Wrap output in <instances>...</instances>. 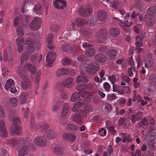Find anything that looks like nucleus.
Instances as JSON below:
<instances>
[{"instance_id": "1", "label": "nucleus", "mask_w": 156, "mask_h": 156, "mask_svg": "<svg viewBox=\"0 0 156 156\" xmlns=\"http://www.w3.org/2000/svg\"><path fill=\"white\" fill-rule=\"evenodd\" d=\"M77 59L79 62H84L86 66L82 65L80 68L81 69L83 68V70L85 71L89 75H92L96 73L99 70V66L98 65L94 62H88L87 61V57L84 55L78 56Z\"/></svg>"}, {"instance_id": "2", "label": "nucleus", "mask_w": 156, "mask_h": 156, "mask_svg": "<svg viewBox=\"0 0 156 156\" xmlns=\"http://www.w3.org/2000/svg\"><path fill=\"white\" fill-rule=\"evenodd\" d=\"M156 16V6L151 7L148 9V13L144 16V20L147 25L152 26L155 22Z\"/></svg>"}, {"instance_id": "3", "label": "nucleus", "mask_w": 156, "mask_h": 156, "mask_svg": "<svg viewBox=\"0 0 156 156\" xmlns=\"http://www.w3.org/2000/svg\"><path fill=\"white\" fill-rule=\"evenodd\" d=\"M24 70L29 71L32 73L36 75L35 80V82L36 84V87L38 88L39 87L38 84L41 80V71L40 70L37 71L36 69L35 66L30 63L27 64L24 66Z\"/></svg>"}, {"instance_id": "4", "label": "nucleus", "mask_w": 156, "mask_h": 156, "mask_svg": "<svg viewBox=\"0 0 156 156\" xmlns=\"http://www.w3.org/2000/svg\"><path fill=\"white\" fill-rule=\"evenodd\" d=\"M18 74L19 76L22 79H25L22 82V86L23 89L24 90L30 89L31 87V83L30 80L27 78V77L24 70H21L20 69H18Z\"/></svg>"}, {"instance_id": "5", "label": "nucleus", "mask_w": 156, "mask_h": 156, "mask_svg": "<svg viewBox=\"0 0 156 156\" xmlns=\"http://www.w3.org/2000/svg\"><path fill=\"white\" fill-rule=\"evenodd\" d=\"M20 122L19 118L17 117L15 118L13 120V124L14 127H12L10 130V132L12 136H14L16 134L19 136L22 132V128L19 125Z\"/></svg>"}, {"instance_id": "6", "label": "nucleus", "mask_w": 156, "mask_h": 156, "mask_svg": "<svg viewBox=\"0 0 156 156\" xmlns=\"http://www.w3.org/2000/svg\"><path fill=\"white\" fill-rule=\"evenodd\" d=\"M140 125L142 128L148 129L149 131H154L156 129L153 118L149 121L146 118H143L140 122Z\"/></svg>"}, {"instance_id": "7", "label": "nucleus", "mask_w": 156, "mask_h": 156, "mask_svg": "<svg viewBox=\"0 0 156 156\" xmlns=\"http://www.w3.org/2000/svg\"><path fill=\"white\" fill-rule=\"evenodd\" d=\"M49 127L48 124L44 122L40 126L41 130L42 131L45 130L46 135L49 139H54L56 136L57 133L54 130L48 129Z\"/></svg>"}, {"instance_id": "8", "label": "nucleus", "mask_w": 156, "mask_h": 156, "mask_svg": "<svg viewBox=\"0 0 156 156\" xmlns=\"http://www.w3.org/2000/svg\"><path fill=\"white\" fill-rule=\"evenodd\" d=\"M27 142L24 145L22 146H19L17 148V150L18 151V155L19 156H24L26 155L30 149H33L34 148V146L33 145H31L29 143H27Z\"/></svg>"}, {"instance_id": "9", "label": "nucleus", "mask_w": 156, "mask_h": 156, "mask_svg": "<svg viewBox=\"0 0 156 156\" xmlns=\"http://www.w3.org/2000/svg\"><path fill=\"white\" fill-rule=\"evenodd\" d=\"M93 12V8L89 5L82 6L78 9V12L80 15L82 17H85L90 15Z\"/></svg>"}, {"instance_id": "10", "label": "nucleus", "mask_w": 156, "mask_h": 156, "mask_svg": "<svg viewBox=\"0 0 156 156\" xmlns=\"http://www.w3.org/2000/svg\"><path fill=\"white\" fill-rule=\"evenodd\" d=\"M107 36V30L105 28L101 29L98 31L95 41L98 43H103L106 39Z\"/></svg>"}, {"instance_id": "11", "label": "nucleus", "mask_w": 156, "mask_h": 156, "mask_svg": "<svg viewBox=\"0 0 156 156\" xmlns=\"http://www.w3.org/2000/svg\"><path fill=\"white\" fill-rule=\"evenodd\" d=\"M34 143L37 146L44 147L47 144V139L43 136H37L34 138Z\"/></svg>"}, {"instance_id": "12", "label": "nucleus", "mask_w": 156, "mask_h": 156, "mask_svg": "<svg viewBox=\"0 0 156 156\" xmlns=\"http://www.w3.org/2000/svg\"><path fill=\"white\" fill-rule=\"evenodd\" d=\"M14 81L12 79L7 80L5 85V88L7 90H9L10 92L14 94H16L17 90L14 86Z\"/></svg>"}, {"instance_id": "13", "label": "nucleus", "mask_w": 156, "mask_h": 156, "mask_svg": "<svg viewBox=\"0 0 156 156\" xmlns=\"http://www.w3.org/2000/svg\"><path fill=\"white\" fill-rule=\"evenodd\" d=\"M144 33L143 32L142 34L140 35V34L137 35L136 38V42L135 44L136 47V50L138 52H140L142 51V48H140L143 45L142 39L144 38Z\"/></svg>"}, {"instance_id": "14", "label": "nucleus", "mask_w": 156, "mask_h": 156, "mask_svg": "<svg viewBox=\"0 0 156 156\" xmlns=\"http://www.w3.org/2000/svg\"><path fill=\"white\" fill-rule=\"evenodd\" d=\"M126 20L124 22H123L122 20L118 19L117 18H114L113 21L114 24H116L117 23L119 22L120 25L123 27L125 26L129 27L131 26L133 23V21L131 19H128Z\"/></svg>"}, {"instance_id": "15", "label": "nucleus", "mask_w": 156, "mask_h": 156, "mask_svg": "<svg viewBox=\"0 0 156 156\" xmlns=\"http://www.w3.org/2000/svg\"><path fill=\"white\" fill-rule=\"evenodd\" d=\"M153 55V54L151 53H150L145 56V66L146 68H151L153 66L154 62Z\"/></svg>"}, {"instance_id": "16", "label": "nucleus", "mask_w": 156, "mask_h": 156, "mask_svg": "<svg viewBox=\"0 0 156 156\" xmlns=\"http://www.w3.org/2000/svg\"><path fill=\"white\" fill-rule=\"evenodd\" d=\"M41 20L38 17H35L33 20L30 23V28L33 30H37L39 29L41 26Z\"/></svg>"}, {"instance_id": "17", "label": "nucleus", "mask_w": 156, "mask_h": 156, "mask_svg": "<svg viewBox=\"0 0 156 156\" xmlns=\"http://www.w3.org/2000/svg\"><path fill=\"white\" fill-rule=\"evenodd\" d=\"M56 56V54L55 52H49L48 53L46 58L47 66L50 67L51 66V64L55 61Z\"/></svg>"}, {"instance_id": "18", "label": "nucleus", "mask_w": 156, "mask_h": 156, "mask_svg": "<svg viewBox=\"0 0 156 156\" xmlns=\"http://www.w3.org/2000/svg\"><path fill=\"white\" fill-rule=\"evenodd\" d=\"M27 142V139L20 138L18 140L17 139L14 138L8 140L7 141L8 144L11 146H13L17 145L18 144H25Z\"/></svg>"}, {"instance_id": "19", "label": "nucleus", "mask_w": 156, "mask_h": 156, "mask_svg": "<svg viewBox=\"0 0 156 156\" xmlns=\"http://www.w3.org/2000/svg\"><path fill=\"white\" fill-rule=\"evenodd\" d=\"M0 134L2 137L5 138L7 136V132L5 123L3 120H0Z\"/></svg>"}, {"instance_id": "20", "label": "nucleus", "mask_w": 156, "mask_h": 156, "mask_svg": "<svg viewBox=\"0 0 156 156\" xmlns=\"http://www.w3.org/2000/svg\"><path fill=\"white\" fill-rule=\"evenodd\" d=\"M63 138L66 140L73 142L76 140V136L74 134L66 133L63 134Z\"/></svg>"}, {"instance_id": "21", "label": "nucleus", "mask_w": 156, "mask_h": 156, "mask_svg": "<svg viewBox=\"0 0 156 156\" xmlns=\"http://www.w3.org/2000/svg\"><path fill=\"white\" fill-rule=\"evenodd\" d=\"M66 2L64 0H56L53 2L54 6L57 9H62L66 6Z\"/></svg>"}, {"instance_id": "22", "label": "nucleus", "mask_w": 156, "mask_h": 156, "mask_svg": "<svg viewBox=\"0 0 156 156\" xmlns=\"http://www.w3.org/2000/svg\"><path fill=\"white\" fill-rule=\"evenodd\" d=\"M70 109L69 105L67 103H65L62 107V112L61 116L64 118L68 114Z\"/></svg>"}, {"instance_id": "23", "label": "nucleus", "mask_w": 156, "mask_h": 156, "mask_svg": "<svg viewBox=\"0 0 156 156\" xmlns=\"http://www.w3.org/2000/svg\"><path fill=\"white\" fill-rule=\"evenodd\" d=\"M117 54V51L116 50H110L107 52V58L109 60H112L116 57Z\"/></svg>"}, {"instance_id": "24", "label": "nucleus", "mask_w": 156, "mask_h": 156, "mask_svg": "<svg viewBox=\"0 0 156 156\" xmlns=\"http://www.w3.org/2000/svg\"><path fill=\"white\" fill-rule=\"evenodd\" d=\"M97 17L99 20L101 21H104L107 17V13L104 10H101L98 11Z\"/></svg>"}, {"instance_id": "25", "label": "nucleus", "mask_w": 156, "mask_h": 156, "mask_svg": "<svg viewBox=\"0 0 156 156\" xmlns=\"http://www.w3.org/2000/svg\"><path fill=\"white\" fill-rule=\"evenodd\" d=\"M92 86L93 85L91 83H89L88 84H78L76 86V89L78 90H82L86 89L91 90L92 88Z\"/></svg>"}, {"instance_id": "26", "label": "nucleus", "mask_w": 156, "mask_h": 156, "mask_svg": "<svg viewBox=\"0 0 156 156\" xmlns=\"http://www.w3.org/2000/svg\"><path fill=\"white\" fill-rule=\"evenodd\" d=\"M72 119L74 122L80 125L83 124V117L79 114H75L73 116Z\"/></svg>"}, {"instance_id": "27", "label": "nucleus", "mask_w": 156, "mask_h": 156, "mask_svg": "<svg viewBox=\"0 0 156 156\" xmlns=\"http://www.w3.org/2000/svg\"><path fill=\"white\" fill-rule=\"evenodd\" d=\"M139 14L140 13L134 10L131 15L130 13H127L124 18L125 19H131L133 21V19H136L139 16Z\"/></svg>"}, {"instance_id": "28", "label": "nucleus", "mask_w": 156, "mask_h": 156, "mask_svg": "<svg viewBox=\"0 0 156 156\" xmlns=\"http://www.w3.org/2000/svg\"><path fill=\"white\" fill-rule=\"evenodd\" d=\"M22 25L25 28H27L28 26L29 22L31 19V17L30 16L23 15L22 17Z\"/></svg>"}, {"instance_id": "29", "label": "nucleus", "mask_w": 156, "mask_h": 156, "mask_svg": "<svg viewBox=\"0 0 156 156\" xmlns=\"http://www.w3.org/2000/svg\"><path fill=\"white\" fill-rule=\"evenodd\" d=\"M73 81L72 78H68L62 82V84L65 87L69 88L73 86Z\"/></svg>"}, {"instance_id": "30", "label": "nucleus", "mask_w": 156, "mask_h": 156, "mask_svg": "<svg viewBox=\"0 0 156 156\" xmlns=\"http://www.w3.org/2000/svg\"><path fill=\"white\" fill-rule=\"evenodd\" d=\"M109 33L111 36L115 37L119 35L120 30L119 28L116 27L112 28L110 29Z\"/></svg>"}, {"instance_id": "31", "label": "nucleus", "mask_w": 156, "mask_h": 156, "mask_svg": "<svg viewBox=\"0 0 156 156\" xmlns=\"http://www.w3.org/2000/svg\"><path fill=\"white\" fill-rule=\"evenodd\" d=\"M141 114L140 112H138L132 115L131 120L133 123H135L136 121L140 120L141 118Z\"/></svg>"}, {"instance_id": "32", "label": "nucleus", "mask_w": 156, "mask_h": 156, "mask_svg": "<svg viewBox=\"0 0 156 156\" xmlns=\"http://www.w3.org/2000/svg\"><path fill=\"white\" fill-rule=\"evenodd\" d=\"M94 59L97 62L104 63L106 61V58L104 55L101 54H98L95 56Z\"/></svg>"}, {"instance_id": "33", "label": "nucleus", "mask_w": 156, "mask_h": 156, "mask_svg": "<svg viewBox=\"0 0 156 156\" xmlns=\"http://www.w3.org/2000/svg\"><path fill=\"white\" fill-rule=\"evenodd\" d=\"M28 94L27 93L24 92L22 93L20 96V101L21 104H24L27 101L28 97Z\"/></svg>"}, {"instance_id": "34", "label": "nucleus", "mask_w": 156, "mask_h": 156, "mask_svg": "<svg viewBox=\"0 0 156 156\" xmlns=\"http://www.w3.org/2000/svg\"><path fill=\"white\" fill-rule=\"evenodd\" d=\"M149 133L147 135V138L149 140V141H153L156 138V133L155 132H151V131H148Z\"/></svg>"}, {"instance_id": "35", "label": "nucleus", "mask_w": 156, "mask_h": 156, "mask_svg": "<svg viewBox=\"0 0 156 156\" xmlns=\"http://www.w3.org/2000/svg\"><path fill=\"white\" fill-rule=\"evenodd\" d=\"M84 101L83 100H80L79 102L75 103L72 108L73 111L76 112V110L79 108L80 107L84 105Z\"/></svg>"}, {"instance_id": "36", "label": "nucleus", "mask_w": 156, "mask_h": 156, "mask_svg": "<svg viewBox=\"0 0 156 156\" xmlns=\"http://www.w3.org/2000/svg\"><path fill=\"white\" fill-rule=\"evenodd\" d=\"M67 129L71 131H75L77 130L79 128L78 126L74 124H69L67 126Z\"/></svg>"}, {"instance_id": "37", "label": "nucleus", "mask_w": 156, "mask_h": 156, "mask_svg": "<svg viewBox=\"0 0 156 156\" xmlns=\"http://www.w3.org/2000/svg\"><path fill=\"white\" fill-rule=\"evenodd\" d=\"M68 74L69 71L66 68L60 69L58 70L56 72V75L58 76L62 75H67Z\"/></svg>"}, {"instance_id": "38", "label": "nucleus", "mask_w": 156, "mask_h": 156, "mask_svg": "<svg viewBox=\"0 0 156 156\" xmlns=\"http://www.w3.org/2000/svg\"><path fill=\"white\" fill-rule=\"evenodd\" d=\"M75 22L77 26L80 27L87 23V22L81 18L76 19Z\"/></svg>"}, {"instance_id": "39", "label": "nucleus", "mask_w": 156, "mask_h": 156, "mask_svg": "<svg viewBox=\"0 0 156 156\" xmlns=\"http://www.w3.org/2000/svg\"><path fill=\"white\" fill-rule=\"evenodd\" d=\"M76 81L77 83L81 82L87 83L88 81V80L84 76H77L76 78Z\"/></svg>"}, {"instance_id": "40", "label": "nucleus", "mask_w": 156, "mask_h": 156, "mask_svg": "<svg viewBox=\"0 0 156 156\" xmlns=\"http://www.w3.org/2000/svg\"><path fill=\"white\" fill-rule=\"evenodd\" d=\"M29 58V55L25 51L23 53L20 57V64H22L26 62Z\"/></svg>"}, {"instance_id": "41", "label": "nucleus", "mask_w": 156, "mask_h": 156, "mask_svg": "<svg viewBox=\"0 0 156 156\" xmlns=\"http://www.w3.org/2000/svg\"><path fill=\"white\" fill-rule=\"evenodd\" d=\"M54 152L57 154L62 155L63 153V149L61 147H56L54 149Z\"/></svg>"}, {"instance_id": "42", "label": "nucleus", "mask_w": 156, "mask_h": 156, "mask_svg": "<svg viewBox=\"0 0 156 156\" xmlns=\"http://www.w3.org/2000/svg\"><path fill=\"white\" fill-rule=\"evenodd\" d=\"M133 101L135 102L137 100L138 101L140 102L142 99V97L140 95L137 94L136 91L135 90H133Z\"/></svg>"}, {"instance_id": "43", "label": "nucleus", "mask_w": 156, "mask_h": 156, "mask_svg": "<svg viewBox=\"0 0 156 156\" xmlns=\"http://www.w3.org/2000/svg\"><path fill=\"white\" fill-rule=\"evenodd\" d=\"M71 50L70 51L73 55H74L77 54L80 50L79 48L76 46H74L71 47Z\"/></svg>"}, {"instance_id": "44", "label": "nucleus", "mask_w": 156, "mask_h": 156, "mask_svg": "<svg viewBox=\"0 0 156 156\" xmlns=\"http://www.w3.org/2000/svg\"><path fill=\"white\" fill-rule=\"evenodd\" d=\"M95 53V49L90 48L86 50L85 51V54L88 56L91 57Z\"/></svg>"}, {"instance_id": "45", "label": "nucleus", "mask_w": 156, "mask_h": 156, "mask_svg": "<svg viewBox=\"0 0 156 156\" xmlns=\"http://www.w3.org/2000/svg\"><path fill=\"white\" fill-rule=\"evenodd\" d=\"M71 46L68 44H63L62 47V50L64 52H69L71 50Z\"/></svg>"}, {"instance_id": "46", "label": "nucleus", "mask_w": 156, "mask_h": 156, "mask_svg": "<svg viewBox=\"0 0 156 156\" xmlns=\"http://www.w3.org/2000/svg\"><path fill=\"white\" fill-rule=\"evenodd\" d=\"M80 99V95L77 92H75L72 94L70 99V100L72 101H74Z\"/></svg>"}, {"instance_id": "47", "label": "nucleus", "mask_w": 156, "mask_h": 156, "mask_svg": "<svg viewBox=\"0 0 156 156\" xmlns=\"http://www.w3.org/2000/svg\"><path fill=\"white\" fill-rule=\"evenodd\" d=\"M150 82L152 85H156V73H154L151 76Z\"/></svg>"}, {"instance_id": "48", "label": "nucleus", "mask_w": 156, "mask_h": 156, "mask_svg": "<svg viewBox=\"0 0 156 156\" xmlns=\"http://www.w3.org/2000/svg\"><path fill=\"white\" fill-rule=\"evenodd\" d=\"M35 47L34 45H32L30 46H28L25 52L27 53H33L35 50Z\"/></svg>"}, {"instance_id": "49", "label": "nucleus", "mask_w": 156, "mask_h": 156, "mask_svg": "<svg viewBox=\"0 0 156 156\" xmlns=\"http://www.w3.org/2000/svg\"><path fill=\"white\" fill-rule=\"evenodd\" d=\"M33 0H25L22 3L21 7V10L23 13H25L24 10V7L25 4H28L29 3Z\"/></svg>"}, {"instance_id": "50", "label": "nucleus", "mask_w": 156, "mask_h": 156, "mask_svg": "<svg viewBox=\"0 0 156 156\" xmlns=\"http://www.w3.org/2000/svg\"><path fill=\"white\" fill-rule=\"evenodd\" d=\"M9 102L11 105L15 107L18 105L17 99L16 98H11L9 100Z\"/></svg>"}, {"instance_id": "51", "label": "nucleus", "mask_w": 156, "mask_h": 156, "mask_svg": "<svg viewBox=\"0 0 156 156\" xmlns=\"http://www.w3.org/2000/svg\"><path fill=\"white\" fill-rule=\"evenodd\" d=\"M17 34L18 36H22L24 34V32L22 27L21 26H18L16 29Z\"/></svg>"}, {"instance_id": "52", "label": "nucleus", "mask_w": 156, "mask_h": 156, "mask_svg": "<svg viewBox=\"0 0 156 156\" xmlns=\"http://www.w3.org/2000/svg\"><path fill=\"white\" fill-rule=\"evenodd\" d=\"M83 35L87 38H89L91 36L92 34L91 31L89 29L84 30L83 33Z\"/></svg>"}, {"instance_id": "53", "label": "nucleus", "mask_w": 156, "mask_h": 156, "mask_svg": "<svg viewBox=\"0 0 156 156\" xmlns=\"http://www.w3.org/2000/svg\"><path fill=\"white\" fill-rule=\"evenodd\" d=\"M34 41L31 38H28L26 39L25 43L26 44L28 45V46H30L34 45Z\"/></svg>"}, {"instance_id": "54", "label": "nucleus", "mask_w": 156, "mask_h": 156, "mask_svg": "<svg viewBox=\"0 0 156 156\" xmlns=\"http://www.w3.org/2000/svg\"><path fill=\"white\" fill-rule=\"evenodd\" d=\"M135 69L133 67H130L128 69L127 72L128 75L130 77H132L133 76L134 74L133 71H135Z\"/></svg>"}, {"instance_id": "55", "label": "nucleus", "mask_w": 156, "mask_h": 156, "mask_svg": "<svg viewBox=\"0 0 156 156\" xmlns=\"http://www.w3.org/2000/svg\"><path fill=\"white\" fill-rule=\"evenodd\" d=\"M155 143L153 142L149 141L148 144V147L150 150H154L155 149V147L154 145Z\"/></svg>"}, {"instance_id": "56", "label": "nucleus", "mask_w": 156, "mask_h": 156, "mask_svg": "<svg viewBox=\"0 0 156 156\" xmlns=\"http://www.w3.org/2000/svg\"><path fill=\"white\" fill-rule=\"evenodd\" d=\"M103 87L106 91H109L111 89V86L108 82H105L103 84Z\"/></svg>"}, {"instance_id": "57", "label": "nucleus", "mask_w": 156, "mask_h": 156, "mask_svg": "<svg viewBox=\"0 0 156 156\" xmlns=\"http://www.w3.org/2000/svg\"><path fill=\"white\" fill-rule=\"evenodd\" d=\"M121 135L122 137V142L125 143L126 141L127 138L129 137V134L124 133H121Z\"/></svg>"}, {"instance_id": "58", "label": "nucleus", "mask_w": 156, "mask_h": 156, "mask_svg": "<svg viewBox=\"0 0 156 156\" xmlns=\"http://www.w3.org/2000/svg\"><path fill=\"white\" fill-rule=\"evenodd\" d=\"M108 79L112 84H113L116 82V77L115 75H113L108 77Z\"/></svg>"}, {"instance_id": "59", "label": "nucleus", "mask_w": 156, "mask_h": 156, "mask_svg": "<svg viewBox=\"0 0 156 156\" xmlns=\"http://www.w3.org/2000/svg\"><path fill=\"white\" fill-rule=\"evenodd\" d=\"M16 41L17 45L23 44L24 38L21 37H19L16 39Z\"/></svg>"}, {"instance_id": "60", "label": "nucleus", "mask_w": 156, "mask_h": 156, "mask_svg": "<svg viewBox=\"0 0 156 156\" xmlns=\"http://www.w3.org/2000/svg\"><path fill=\"white\" fill-rule=\"evenodd\" d=\"M145 156H156L153 151L148 150L144 154Z\"/></svg>"}, {"instance_id": "61", "label": "nucleus", "mask_w": 156, "mask_h": 156, "mask_svg": "<svg viewBox=\"0 0 156 156\" xmlns=\"http://www.w3.org/2000/svg\"><path fill=\"white\" fill-rule=\"evenodd\" d=\"M128 63L130 66L132 67H135V64L132 56L128 58Z\"/></svg>"}, {"instance_id": "62", "label": "nucleus", "mask_w": 156, "mask_h": 156, "mask_svg": "<svg viewBox=\"0 0 156 156\" xmlns=\"http://www.w3.org/2000/svg\"><path fill=\"white\" fill-rule=\"evenodd\" d=\"M53 35L52 34H48L46 38V41L47 43H52Z\"/></svg>"}, {"instance_id": "63", "label": "nucleus", "mask_w": 156, "mask_h": 156, "mask_svg": "<svg viewBox=\"0 0 156 156\" xmlns=\"http://www.w3.org/2000/svg\"><path fill=\"white\" fill-rule=\"evenodd\" d=\"M111 7L115 9H119L120 7V5L118 2H115L111 5Z\"/></svg>"}, {"instance_id": "64", "label": "nucleus", "mask_w": 156, "mask_h": 156, "mask_svg": "<svg viewBox=\"0 0 156 156\" xmlns=\"http://www.w3.org/2000/svg\"><path fill=\"white\" fill-rule=\"evenodd\" d=\"M1 156H9V154L7 151L5 149L2 148L1 149Z\"/></svg>"}]
</instances>
